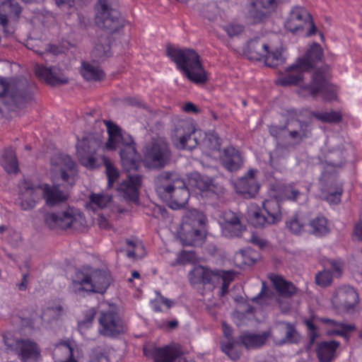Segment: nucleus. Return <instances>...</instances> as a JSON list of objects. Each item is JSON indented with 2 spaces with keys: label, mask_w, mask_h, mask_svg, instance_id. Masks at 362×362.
Masks as SVG:
<instances>
[{
  "label": "nucleus",
  "mask_w": 362,
  "mask_h": 362,
  "mask_svg": "<svg viewBox=\"0 0 362 362\" xmlns=\"http://www.w3.org/2000/svg\"><path fill=\"white\" fill-rule=\"evenodd\" d=\"M272 296V292L270 291V289L267 287V284L265 281H262V288L259 293L252 298V300L253 302H257L260 298L265 297V298H270Z\"/></svg>",
  "instance_id": "obj_60"
},
{
  "label": "nucleus",
  "mask_w": 362,
  "mask_h": 362,
  "mask_svg": "<svg viewBox=\"0 0 362 362\" xmlns=\"http://www.w3.org/2000/svg\"><path fill=\"white\" fill-rule=\"evenodd\" d=\"M6 350L15 354L22 362L37 361L41 356L39 345L29 339H21L13 336L11 332L3 334Z\"/></svg>",
  "instance_id": "obj_9"
},
{
  "label": "nucleus",
  "mask_w": 362,
  "mask_h": 362,
  "mask_svg": "<svg viewBox=\"0 0 362 362\" xmlns=\"http://www.w3.org/2000/svg\"><path fill=\"white\" fill-rule=\"evenodd\" d=\"M52 166H58L61 171V177L63 181L71 186L75 184L77 177V168L76 163L69 155L59 154L51 158Z\"/></svg>",
  "instance_id": "obj_18"
},
{
  "label": "nucleus",
  "mask_w": 362,
  "mask_h": 362,
  "mask_svg": "<svg viewBox=\"0 0 362 362\" xmlns=\"http://www.w3.org/2000/svg\"><path fill=\"white\" fill-rule=\"evenodd\" d=\"M42 198L45 199L47 205L54 206L66 200L67 196L59 186H50L48 184L33 185L26 180L21 183L19 199L23 210L33 209Z\"/></svg>",
  "instance_id": "obj_3"
},
{
  "label": "nucleus",
  "mask_w": 362,
  "mask_h": 362,
  "mask_svg": "<svg viewBox=\"0 0 362 362\" xmlns=\"http://www.w3.org/2000/svg\"><path fill=\"white\" fill-rule=\"evenodd\" d=\"M287 228L294 234H300L305 228V223L300 219L298 215L293 216L286 221Z\"/></svg>",
  "instance_id": "obj_51"
},
{
  "label": "nucleus",
  "mask_w": 362,
  "mask_h": 362,
  "mask_svg": "<svg viewBox=\"0 0 362 362\" xmlns=\"http://www.w3.org/2000/svg\"><path fill=\"white\" fill-rule=\"evenodd\" d=\"M95 23H119L121 12L115 0H97L94 5Z\"/></svg>",
  "instance_id": "obj_16"
},
{
  "label": "nucleus",
  "mask_w": 362,
  "mask_h": 362,
  "mask_svg": "<svg viewBox=\"0 0 362 362\" xmlns=\"http://www.w3.org/2000/svg\"><path fill=\"white\" fill-rule=\"evenodd\" d=\"M94 52H96V56L103 58V57H108L112 55L111 52V45L110 44L109 40L107 42L103 44H97L95 47Z\"/></svg>",
  "instance_id": "obj_55"
},
{
  "label": "nucleus",
  "mask_w": 362,
  "mask_h": 362,
  "mask_svg": "<svg viewBox=\"0 0 362 362\" xmlns=\"http://www.w3.org/2000/svg\"><path fill=\"white\" fill-rule=\"evenodd\" d=\"M331 78L329 67L318 68L312 74L310 82L300 87L299 95L303 97L310 96L313 98L321 95L325 102L337 100V87L331 82Z\"/></svg>",
  "instance_id": "obj_5"
},
{
  "label": "nucleus",
  "mask_w": 362,
  "mask_h": 362,
  "mask_svg": "<svg viewBox=\"0 0 362 362\" xmlns=\"http://www.w3.org/2000/svg\"><path fill=\"white\" fill-rule=\"evenodd\" d=\"M322 57L323 51L321 46L317 42H313L305 55L298 58L295 64L289 66L288 70L299 68L308 71L322 60Z\"/></svg>",
  "instance_id": "obj_19"
},
{
  "label": "nucleus",
  "mask_w": 362,
  "mask_h": 362,
  "mask_svg": "<svg viewBox=\"0 0 362 362\" xmlns=\"http://www.w3.org/2000/svg\"><path fill=\"white\" fill-rule=\"evenodd\" d=\"M22 8L16 0H4L0 3V23L18 21Z\"/></svg>",
  "instance_id": "obj_29"
},
{
  "label": "nucleus",
  "mask_w": 362,
  "mask_h": 362,
  "mask_svg": "<svg viewBox=\"0 0 362 362\" xmlns=\"http://www.w3.org/2000/svg\"><path fill=\"white\" fill-rule=\"evenodd\" d=\"M268 279L279 296L282 298H290L298 292V288L281 275L272 273L268 275Z\"/></svg>",
  "instance_id": "obj_27"
},
{
  "label": "nucleus",
  "mask_w": 362,
  "mask_h": 362,
  "mask_svg": "<svg viewBox=\"0 0 362 362\" xmlns=\"http://www.w3.org/2000/svg\"><path fill=\"white\" fill-rule=\"evenodd\" d=\"M284 341L289 343H298V334L296 327L293 325L287 323L286 325V333Z\"/></svg>",
  "instance_id": "obj_56"
},
{
  "label": "nucleus",
  "mask_w": 362,
  "mask_h": 362,
  "mask_svg": "<svg viewBox=\"0 0 362 362\" xmlns=\"http://www.w3.org/2000/svg\"><path fill=\"white\" fill-rule=\"evenodd\" d=\"M220 275V279H221L223 282L230 284L234 279V273L231 271H216Z\"/></svg>",
  "instance_id": "obj_62"
},
{
  "label": "nucleus",
  "mask_w": 362,
  "mask_h": 362,
  "mask_svg": "<svg viewBox=\"0 0 362 362\" xmlns=\"http://www.w3.org/2000/svg\"><path fill=\"white\" fill-rule=\"evenodd\" d=\"M277 6L276 0H252L250 4L248 13L254 21H262L268 17Z\"/></svg>",
  "instance_id": "obj_24"
},
{
  "label": "nucleus",
  "mask_w": 362,
  "mask_h": 362,
  "mask_svg": "<svg viewBox=\"0 0 362 362\" xmlns=\"http://www.w3.org/2000/svg\"><path fill=\"white\" fill-rule=\"evenodd\" d=\"M336 296L346 310L354 308L359 302L358 293L350 286L345 285L339 287Z\"/></svg>",
  "instance_id": "obj_31"
},
{
  "label": "nucleus",
  "mask_w": 362,
  "mask_h": 362,
  "mask_svg": "<svg viewBox=\"0 0 362 362\" xmlns=\"http://www.w3.org/2000/svg\"><path fill=\"white\" fill-rule=\"evenodd\" d=\"M243 51L249 59L264 61L269 67H276L283 62L281 51L279 49L270 50L264 39L259 37L250 39Z\"/></svg>",
  "instance_id": "obj_8"
},
{
  "label": "nucleus",
  "mask_w": 362,
  "mask_h": 362,
  "mask_svg": "<svg viewBox=\"0 0 362 362\" xmlns=\"http://www.w3.org/2000/svg\"><path fill=\"white\" fill-rule=\"evenodd\" d=\"M90 362H110V361L109 358L106 355L100 353L93 355L90 358Z\"/></svg>",
  "instance_id": "obj_64"
},
{
  "label": "nucleus",
  "mask_w": 362,
  "mask_h": 362,
  "mask_svg": "<svg viewBox=\"0 0 362 362\" xmlns=\"http://www.w3.org/2000/svg\"><path fill=\"white\" fill-rule=\"evenodd\" d=\"M250 241L253 245L258 246L261 249L267 245V241L261 238L254 233H252Z\"/></svg>",
  "instance_id": "obj_61"
},
{
  "label": "nucleus",
  "mask_w": 362,
  "mask_h": 362,
  "mask_svg": "<svg viewBox=\"0 0 362 362\" xmlns=\"http://www.w3.org/2000/svg\"><path fill=\"white\" fill-rule=\"evenodd\" d=\"M0 98L8 99L6 103L18 105L23 100V95L16 86L6 79H0Z\"/></svg>",
  "instance_id": "obj_30"
},
{
  "label": "nucleus",
  "mask_w": 362,
  "mask_h": 362,
  "mask_svg": "<svg viewBox=\"0 0 362 362\" xmlns=\"http://www.w3.org/2000/svg\"><path fill=\"white\" fill-rule=\"evenodd\" d=\"M288 67L286 69V71L288 74L284 76L280 77L276 81V84L286 87L292 85H297L299 82L303 81V72L305 71V70L297 68L289 71L288 70Z\"/></svg>",
  "instance_id": "obj_41"
},
{
  "label": "nucleus",
  "mask_w": 362,
  "mask_h": 362,
  "mask_svg": "<svg viewBox=\"0 0 362 362\" xmlns=\"http://www.w3.org/2000/svg\"><path fill=\"white\" fill-rule=\"evenodd\" d=\"M308 226L310 228V232L316 236L325 235L329 231L327 219L322 216L311 220Z\"/></svg>",
  "instance_id": "obj_42"
},
{
  "label": "nucleus",
  "mask_w": 362,
  "mask_h": 362,
  "mask_svg": "<svg viewBox=\"0 0 362 362\" xmlns=\"http://www.w3.org/2000/svg\"><path fill=\"white\" fill-rule=\"evenodd\" d=\"M182 354L179 346L174 344L165 345L156 350L154 362H175Z\"/></svg>",
  "instance_id": "obj_34"
},
{
  "label": "nucleus",
  "mask_w": 362,
  "mask_h": 362,
  "mask_svg": "<svg viewBox=\"0 0 362 362\" xmlns=\"http://www.w3.org/2000/svg\"><path fill=\"white\" fill-rule=\"evenodd\" d=\"M62 313V307L60 305L54 307H49L42 312V315L39 316V318L42 320L48 315L49 320H55L61 316ZM20 317L23 326L33 327L34 322L37 320L38 315L35 311L30 312L28 310H25Z\"/></svg>",
  "instance_id": "obj_25"
},
{
  "label": "nucleus",
  "mask_w": 362,
  "mask_h": 362,
  "mask_svg": "<svg viewBox=\"0 0 362 362\" xmlns=\"http://www.w3.org/2000/svg\"><path fill=\"white\" fill-rule=\"evenodd\" d=\"M195 260L196 255L194 252L182 250L178 253L175 261L172 262L170 264L172 267L185 265L194 262Z\"/></svg>",
  "instance_id": "obj_49"
},
{
  "label": "nucleus",
  "mask_w": 362,
  "mask_h": 362,
  "mask_svg": "<svg viewBox=\"0 0 362 362\" xmlns=\"http://www.w3.org/2000/svg\"><path fill=\"white\" fill-rule=\"evenodd\" d=\"M222 28L230 37L238 36L244 30L243 24H223Z\"/></svg>",
  "instance_id": "obj_54"
},
{
  "label": "nucleus",
  "mask_w": 362,
  "mask_h": 362,
  "mask_svg": "<svg viewBox=\"0 0 362 362\" xmlns=\"http://www.w3.org/2000/svg\"><path fill=\"white\" fill-rule=\"evenodd\" d=\"M101 159L105 167L107 188H112L119 177V172L107 157L103 155Z\"/></svg>",
  "instance_id": "obj_43"
},
{
  "label": "nucleus",
  "mask_w": 362,
  "mask_h": 362,
  "mask_svg": "<svg viewBox=\"0 0 362 362\" xmlns=\"http://www.w3.org/2000/svg\"><path fill=\"white\" fill-rule=\"evenodd\" d=\"M188 277L191 284L194 286L211 284L214 286L220 281L218 272L200 265L195 267L189 273Z\"/></svg>",
  "instance_id": "obj_22"
},
{
  "label": "nucleus",
  "mask_w": 362,
  "mask_h": 362,
  "mask_svg": "<svg viewBox=\"0 0 362 362\" xmlns=\"http://www.w3.org/2000/svg\"><path fill=\"white\" fill-rule=\"evenodd\" d=\"M189 181L192 187L200 191L203 197L221 201L225 193L223 185L214 179L202 175L199 173L192 174Z\"/></svg>",
  "instance_id": "obj_14"
},
{
  "label": "nucleus",
  "mask_w": 362,
  "mask_h": 362,
  "mask_svg": "<svg viewBox=\"0 0 362 362\" xmlns=\"http://www.w3.org/2000/svg\"><path fill=\"white\" fill-rule=\"evenodd\" d=\"M95 314L96 311L94 308H90L84 312L83 319L79 321L78 324L79 328L83 329L89 327L94 320Z\"/></svg>",
  "instance_id": "obj_53"
},
{
  "label": "nucleus",
  "mask_w": 362,
  "mask_h": 362,
  "mask_svg": "<svg viewBox=\"0 0 362 362\" xmlns=\"http://www.w3.org/2000/svg\"><path fill=\"white\" fill-rule=\"evenodd\" d=\"M280 202L274 194L273 197L262 202V209L251 204L248 211L249 222L255 228H263L279 222L282 218Z\"/></svg>",
  "instance_id": "obj_7"
},
{
  "label": "nucleus",
  "mask_w": 362,
  "mask_h": 362,
  "mask_svg": "<svg viewBox=\"0 0 362 362\" xmlns=\"http://www.w3.org/2000/svg\"><path fill=\"white\" fill-rule=\"evenodd\" d=\"M110 285L106 274L90 267L77 269L72 278L71 287L76 294L103 293Z\"/></svg>",
  "instance_id": "obj_4"
},
{
  "label": "nucleus",
  "mask_w": 362,
  "mask_h": 362,
  "mask_svg": "<svg viewBox=\"0 0 362 362\" xmlns=\"http://www.w3.org/2000/svg\"><path fill=\"white\" fill-rule=\"evenodd\" d=\"M270 336V332L255 334L250 332L242 333L238 339L240 344L247 349H257L263 346Z\"/></svg>",
  "instance_id": "obj_28"
},
{
  "label": "nucleus",
  "mask_w": 362,
  "mask_h": 362,
  "mask_svg": "<svg viewBox=\"0 0 362 362\" xmlns=\"http://www.w3.org/2000/svg\"><path fill=\"white\" fill-rule=\"evenodd\" d=\"M37 26H35L30 33V39L27 42V47L32 49L34 52L42 55L45 54V47H39L37 44H35L37 40H40V42L47 38V35L42 33L38 34V31H42L45 30V24H37Z\"/></svg>",
  "instance_id": "obj_40"
},
{
  "label": "nucleus",
  "mask_w": 362,
  "mask_h": 362,
  "mask_svg": "<svg viewBox=\"0 0 362 362\" xmlns=\"http://www.w3.org/2000/svg\"><path fill=\"white\" fill-rule=\"evenodd\" d=\"M98 322V332L103 336L115 338L126 332L124 321L116 312H102Z\"/></svg>",
  "instance_id": "obj_15"
},
{
  "label": "nucleus",
  "mask_w": 362,
  "mask_h": 362,
  "mask_svg": "<svg viewBox=\"0 0 362 362\" xmlns=\"http://www.w3.org/2000/svg\"><path fill=\"white\" fill-rule=\"evenodd\" d=\"M311 115L324 123H338L342 120V115L340 111L332 110L331 112H313Z\"/></svg>",
  "instance_id": "obj_46"
},
{
  "label": "nucleus",
  "mask_w": 362,
  "mask_h": 362,
  "mask_svg": "<svg viewBox=\"0 0 362 362\" xmlns=\"http://www.w3.org/2000/svg\"><path fill=\"white\" fill-rule=\"evenodd\" d=\"M80 74L86 81H101L105 77V73L100 67L84 61L81 62Z\"/></svg>",
  "instance_id": "obj_37"
},
{
  "label": "nucleus",
  "mask_w": 362,
  "mask_h": 362,
  "mask_svg": "<svg viewBox=\"0 0 362 362\" xmlns=\"http://www.w3.org/2000/svg\"><path fill=\"white\" fill-rule=\"evenodd\" d=\"M143 154V163L146 168L161 169L168 163L171 151L167 142L158 139L145 146Z\"/></svg>",
  "instance_id": "obj_10"
},
{
  "label": "nucleus",
  "mask_w": 362,
  "mask_h": 362,
  "mask_svg": "<svg viewBox=\"0 0 362 362\" xmlns=\"http://www.w3.org/2000/svg\"><path fill=\"white\" fill-rule=\"evenodd\" d=\"M272 190L281 202L284 200L296 201L301 194L294 187L293 184L276 183L272 186Z\"/></svg>",
  "instance_id": "obj_36"
},
{
  "label": "nucleus",
  "mask_w": 362,
  "mask_h": 362,
  "mask_svg": "<svg viewBox=\"0 0 362 362\" xmlns=\"http://www.w3.org/2000/svg\"><path fill=\"white\" fill-rule=\"evenodd\" d=\"M283 116L286 118V124L289 125L291 122L296 121L298 123V121H300L298 119L300 114L298 111L295 108H288L286 109L283 112Z\"/></svg>",
  "instance_id": "obj_57"
},
{
  "label": "nucleus",
  "mask_w": 362,
  "mask_h": 362,
  "mask_svg": "<svg viewBox=\"0 0 362 362\" xmlns=\"http://www.w3.org/2000/svg\"><path fill=\"white\" fill-rule=\"evenodd\" d=\"M236 341L234 339H228L227 341L221 342V351L228 355L232 360L236 361L240 358V354L234 349Z\"/></svg>",
  "instance_id": "obj_50"
},
{
  "label": "nucleus",
  "mask_w": 362,
  "mask_h": 362,
  "mask_svg": "<svg viewBox=\"0 0 362 362\" xmlns=\"http://www.w3.org/2000/svg\"><path fill=\"white\" fill-rule=\"evenodd\" d=\"M104 123L108 134L106 148L115 151L118 146H121L119 156L124 169L127 171L138 170L141 156L132 136L112 121L105 120Z\"/></svg>",
  "instance_id": "obj_1"
},
{
  "label": "nucleus",
  "mask_w": 362,
  "mask_h": 362,
  "mask_svg": "<svg viewBox=\"0 0 362 362\" xmlns=\"http://www.w3.org/2000/svg\"><path fill=\"white\" fill-rule=\"evenodd\" d=\"M331 273L337 277L342 273L343 262L340 259H332L330 261Z\"/></svg>",
  "instance_id": "obj_59"
},
{
  "label": "nucleus",
  "mask_w": 362,
  "mask_h": 362,
  "mask_svg": "<svg viewBox=\"0 0 362 362\" xmlns=\"http://www.w3.org/2000/svg\"><path fill=\"white\" fill-rule=\"evenodd\" d=\"M333 275L329 270L325 269L318 272L315 276V282L321 287H326L331 284Z\"/></svg>",
  "instance_id": "obj_52"
},
{
  "label": "nucleus",
  "mask_w": 362,
  "mask_h": 362,
  "mask_svg": "<svg viewBox=\"0 0 362 362\" xmlns=\"http://www.w3.org/2000/svg\"><path fill=\"white\" fill-rule=\"evenodd\" d=\"M183 111L185 112L189 113L193 112L195 114H198L201 112V110L198 108L194 103L191 102L186 103L182 107Z\"/></svg>",
  "instance_id": "obj_63"
},
{
  "label": "nucleus",
  "mask_w": 362,
  "mask_h": 362,
  "mask_svg": "<svg viewBox=\"0 0 362 362\" xmlns=\"http://www.w3.org/2000/svg\"><path fill=\"white\" fill-rule=\"evenodd\" d=\"M324 322L338 326L339 329L335 330L334 333L337 335L341 336L347 339L349 338V334L351 332L355 331L356 329V326L354 325L337 322H336L333 320H330V319H325V320H324Z\"/></svg>",
  "instance_id": "obj_48"
},
{
  "label": "nucleus",
  "mask_w": 362,
  "mask_h": 362,
  "mask_svg": "<svg viewBox=\"0 0 362 362\" xmlns=\"http://www.w3.org/2000/svg\"><path fill=\"white\" fill-rule=\"evenodd\" d=\"M340 343L335 340L325 341L317 344L315 349L319 362H332L336 356Z\"/></svg>",
  "instance_id": "obj_32"
},
{
  "label": "nucleus",
  "mask_w": 362,
  "mask_h": 362,
  "mask_svg": "<svg viewBox=\"0 0 362 362\" xmlns=\"http://www.w3.org/2000/svg\"><path fill=\"white\" fill-rule=\"evenodd\" d=\"M343 189L341 187L337 189L335 192L329 193L326 197V201L330 204H337L341 201Z\"/></svg>",
  "instance_id": "obj_58"
},
{
  "label": "nucleus",
  "mask_w": 362,
  "mask_h": 362,
  "mask_svg": "<svg viewBox=\"0 0 362 362\" xmlns=\"http://www.w3.org/2000/svg\"><path fill=\"white\" fill-rule=\"evenodd\" d=\"M223 233L228 237H238L242 234L240 221L233 213L226 214Z\"/></svg>",
  "instance_id": "obj_39"
},
{
  "label": "nucleus",
  "mask_w": 362,
  "mask_h": 362,
  "mask_svg": "<svg viewBox=\"0 0 362 362\" xmlns=\"http://www.w3.org/2000/svg\"><path fill=\"white\" fill-rule=\"evenodd\" d=\"M260 257L259 253L250 248H245L236 252L234 256L235 263L240 267L251 266Z\"/></svg>",
  "instance_id": "obj_38"
},
{
  "label": "nucleus",
  "mask_w": 362,
  "mask_h": 362,
  "mask_svg": "<svg viewBox=\"0 0 362 362\" xmlns=\"http://www.w3.org/2000/svg\"><path fill=\"white\" fill-rule=\"evenodd\" d=\"M83 219L84 216L82 213L75 208L69 206L66 210L47 214L45 221L51 229L65 230Z\"/></svg>",
  "instance_id": "obj_12"
},
{
  "label": "nucleus",
  "mask_w": 362,
  "mask_h": 362,
  "mask_svg": "<svg viewBox=\"0 0 362 362\" xmlns=\"http://www.w3.org/2000/svg\"><path fill=\"white\" fill-rule=\"evenodd\" d=\"M158 182L163 183L159 187L169 196V207L174 210L184 208L189 198V189L185 181L179 178L176 174L163 172L157 177Z\"/></svg>",
  "instance_id": "obj_6"
},
{
  "label": "nucleus",
  "mask_w": 362,
  "mask_h": 362,
  "mask_svg": "<svg viewBox=\"0 0 362 362\" xmlns=\"http://www.w3.org/2000/svg\"><path fill=\"white\" fill-rule=\"evenodd\" d=\"M142 178V175L139 174H129L127 179L119 185L117 189L123 193V197L127 201L133 202L139 201Z\"/></svg>",
  "instance_id": "obj_21"
},
{
  "label": "nucleus",
  "mask_w": 362,
  "mask_h": 362,
  "mask_svg": "<svg viewBox=\"0 0 362 362\" xmlns=\"http://www.w3.org/2000/svg\"><path fill=\"white\" fill-rule=\"evenodd\" d=\"M289 21H303L314 23L311 14L302 6H294L290 11Z\"/></svg>",
  "instance_id": "obj_45"
},
{
  "label": "nucleus",
  "mask_w": 362,
  "mask_h": 362,
  "mask_svg": "<svg viewBox=\"0 0 362 362\" xmlns=\"http://www.w3.org/2000/svg\"><path fill=\"white\" fill-rule=\"evenodd\" d=\"M55 362H77L74 358V349L69 341L57 344L52 353Z\"/></svg>",
  "instance_id": "obj_35"
},
{
  "label": "nucleus",
  "mask_w": 362,
  "mask_h": 362,
  "mask_svg": "<svg viewBox=\"0 0 362 362\" xmlns=\"http://www.w3.org/2000/svg\"><path fill=\"white\" fill-rule=\"evenodd\" d=\"M35 74L40 81L51 86L69 83V78L64 74L62 69L56 66L47 67L44 65L36 64Z\"/></svg>",
  "instance_id": "obj_17"
},
{
  "label": "nucleus",
  "mask_w": 362,
  "mask_h": 362,
  "mask_svg": "<svg viewBox=\"0 0 362 362\" xmlns=\"http://www.w3.org/2000/svg\"><path fill=\"white\" fill-rule=\"evenodd\" d=\"M299 130L289 131V136L296 141V143H300L303 139H307L310 135V131L308 130L309 124L303 121H298Z\"/></svg>",
  "instance_id": "obj_47"
},
{
  "label": "nucleus",
  "mask_w": 362,
  "mask_h": 362,
  "mask_svg": "<svg viewBox=\"0 0 362 362\" xmlns=\"http://www.w3.org/2000/svg\"><path fill=\"white\" fill-rule=\"evenodd\" d=\"M221 160L223 167L230 172L238 171L243 165L241 153L233 146H228L223 150Z\"/></svg>",
  "instance_id": "obj_26"
},
{
  "label": "nucleus",
  "mask_w": 362,
  "mask_h": 362,
  "mask_svg": "<svg viewBox=\"0 0 362 362\" xmlns=\"http://www.w3.org/2000/svg\"><path fill=\"white\" fill-rule=\"evenodd\" d=\"M76 153L81 164L88 169H95L100 166L95 157V148L90 141L83 139L76 144Z\"/></svg>",
  "instance_id": "obj_23"
},
{
  "label": "nucleus",
  "mask_w": 362,
  "mask_h": 362,
  "mask_svg": "<svg viewBox=\"0 0 362 362\" xmlns=\"http://www.w3.org/2000/svg\"><path fill=\"white\" fill-rule=\"evenodd\" d=\"M166 56L175 64L177 69L190 81L197 84L206 83V72L202 64L200 56L195 50L177 48L168 45L166 47Z\"/></svg>",
  "instance_id": "obj_2"
},
{
  "label": "nucleus",
  "mask_w": 362,
  "mask_h": 362,
  "mask_svg": "<svg viewBox=\"0 0 362 362\" xmlns=\"http://www.w3.org/2000/svg\"><path fill=\"white\" fill-rule=\"evenodd\" d=\"M201 134V131H197L192 122L182 121L176 127V135L173 139L174 145L179 150L192 151L199 144L197 134Z\"/></svg>",
  "instance_id": "obj_13"
},
{
  "label": "nucleus",
  "mask_w": 362,
  "mask_h": 362,
  "mask_svg": "<svg viewBox=\"0 0 362 362\" xmlns=\"http://www.w3.org/2000/svg\"><path fill=\"white\" fill-rule=\"evenodd\" d=\"M257 170L250 169L247 173L239 179L235 183L237 193L242 194L245 198L254 197L259 189V185L257 183L255 175Z\"/></svg>",
  "instance_id": "obj_20"
},
{
  "label": "nucleus",
  "mask_w": 362,
  "mask_h": 362,
  "mask_svg": "<svg viewBox=\"0 0 362 362\" xmlns=\"http://www.w3.org/2000/svg\"><path fill=\"white\" fill-rule=\"evenodd\" d=\"M112 201V197L104 194L92 193L89 196L88 207L92 208L93 211L97 209H103Z\"/></svg>",
  "instance_id": "obj_44"
},
{
  "label": "nucleus",
  "mask_w": 362,
  "mask_h": 362,
  "mask_svg": "<svg viewBox=\"0 0 362 362\" xmlns=\"http://www.w3.org/2000/svg\"><path fill=\"white\" fill-rule=\"evenodd\" d=\"M0 165L9 175H16L19 169V163L16 151L12 148H5L0 158Z\"/></svg>",
  "instance_id": "obj_33"
},
{
  "label": "nucleus",
  "mask_w": 362,
  "mask_h": 362,
  "mask_svg": "<svg viewBox=\"0 0 362 362\" xmlns=\"http://www.w3.org/2000/svg\"><path fill=\"white\" fill-rule=\"evenodd\" d=\"M187 220L183 223L185 232L180 234V240L184 245L197 246L203 242L204 236L199 229L194 226H202L205 224L206 218L198 210H192Z\"/></svg>",
  "instance_id": "obj_11"
}]
</instances>
